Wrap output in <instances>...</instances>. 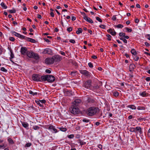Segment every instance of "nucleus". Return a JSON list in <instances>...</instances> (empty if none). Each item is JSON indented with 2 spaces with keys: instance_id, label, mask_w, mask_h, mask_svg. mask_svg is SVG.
I'll list each match as a JSON object with an SVG mask.
<instances>
[{
  "instance_id": "obj_34",
  "label": "nucleus",
  "mask_w": 150,
  "mask_h": 150,
  "mask_svg": "<svg viewBox=\"0 0 150 150\" xmlns=\"http://www.w3.org/2000/svg\"><path fill=\"white\" fill-rule=\"evenodd\" d=\"M129 131L130 132H136V128L134 127H130L129 128Z\"/></svg>"
},
{
  "instance_id": "obj_2",
  "label": "nucleus",
  "mask_w": 150,
  "mask_h": 150,
  "mask_svg": "<svg viewBox=\"0 0 150 150\" xmlns=\"http://www.w3.org/2000/svg\"><path fill=\"white\" fill-rule=\"evenodd\" d=\"M42 81H47L50 83L53 82L55 80V78L52 75H45L42 76Z\"/></svg>"
},
{
  "instance_id": "obj_58",
  "label": "nucleus",
  "mask_w": 150,
  "mask_h": 150,
  "mask_svg": "<svg viewBox=\"0 0 150 150\" xmlns=\"http://www.w3.org/2000/svg\"><path fill=\"white\" fill-rule=\"evenodd\" d=\"M45 72L46 73H51V71L49 69H47L45 70Z\"/></svg>"
},
{
  "instance_id": "obj_60",
  "label": "nucleus",
  "mask_w": 150,
  "mask_h": 150,
  "mask_svg": "<svg viewBox=\"0 0 150 150\" xmlns=\"http://www.w3.org/2000/svg\"><path fill=\"white\" fill-rule=\"evenodd\" d=\"M44 39L46 42H50V40L47 38H44Z\"/></svg>"
},
{
  "instance_id": "obj_31",
  "label": "nucleus",
  "mask_w": 150,
  "mask_h": 150,
  "mask_svg": "<svg viewBox=\"0 0 150 150\" xmlns=\"http://www.w3.org/2000/svg\"><path fill=\"white\" fill-rule=\"evenodd\" d=\"M10 52H11V54H10L11 57L10 58V59H12L14 57V55L13 52L11 50H10Z\"/></svg>"
},
{
  "instance_id": "obj_53",
  "label": "nucleus",
  "mask_w": 150,
  "mask_h": 150,
  "mask_svg": "<svg viewBox=\"0 0 150 150\" xmlns=\"http://www.w3.org/2000/svg\"><path fill=\"white\" fill-rule=\"evenodd\" d=\"M116 15H114L112 17L111 19L113 21H115L116 20Z\"/></svg>"
},
{
  "instance_id": "obj_4",
  "label": "nucleus",
  "mask_w": 150,
  "mask_h": 150,
  "mask_svg": "<svg viewBox=\"0 0 150 150\" xmlns=\"http://www.w3.org/2000/svg\"><path fill=\"white\" fill-rule=\"evenodd\" d=\"M26 55L30 58H34L36 60H38L39 59L38 55L37 54L35 53L32 51H28L27 52Z\"/></svg>"
},
{
  "instance_id": "obj_64",
  "label": "nucleus",
  "mask_w": 150,
  "mask_h": 150,
  "mask_svg": "<svg viewBox=\"0 0 150 150\" xmlns=\"http://www.w3.org/2000/svg\"><path fill=\"white\" fill-rule=\"evenodd\" d=\"M145 80H146V81H150V77H147L146 78Z\"/></svg>"
},
{
  "instance_id": "obj_19",
  "label": "nucleus",
  "mask_w": 150,
  "mask_h": 150,
  "mask_svg": "<svg viewBox=\"0 0 150 150\" xmlns=\"http://www.w3.org/2000/svg\"><path fill=\"white\" fill-rule=\"evenodd\" d=\"M135 67V66L134 64H131L129 66V71L131 72L133 71Z\"/></svg>"
},
{
  "instance_id": "obj_6",
  "label": "nucleus",
  "mask_w": 150,
  "mask_h": 150,
  "mask_svg": "<svg viewBox=\"0 0 150 150\" xmlns=\"http://www.w3.org/2000/svg\"><path fill=\"white\" fill-rule=\"evenodd\" d=\"M45 128L50 130L53 133H56L57 132V130L55 128V127L52 125H47L45 126Z\"/></svg>"
},
{
  "instance_id": "obj_1",
  "label": "nucleus",
  "mask_w": 150,
  "mask_h": 150,
  "mask_svg": "<svg viewBox=\"0 0 150 150\" xmlns=\"http://www.w3.org/2000/svg\"><path fill=\"white\" fill-rule=\"evenodd\" d=\"M99 109L98 107H91L88 109L87 115L92 116L99 112Z\"/></svg>"
},
{
  "instance_id": "obj_10",
  "label": "nucleus",
  "mask_w": 150,
  "mask_h": 150,
  "mask_svg": "<svg viewBox=\"0 0 150 150\" xmlns=\"http://www.w3.org/2000/svg\"><path fill=\"white\" fill-rule=\"evenodd\" d=\"M42 53L44 54H47L49 55H52V51L50 48H46L43 50Z\"/></svg>"
},
{
  "instance_id": "obj_55",
  "label": "nucleus",
  "mask_w": 150,
  "mask_h": 150,
  "mask_svg": "<svg viewBox=\"0 0 150 150\" xmlns=\"http://www.w3.org/2000/svg\"><path fill=\"white\" fill-rule=\"evenodd\" d=\"M40 102L43 103L45 104L46 103V101L45 100H39Z\"/></svg>"
},
{
  "instance_id": "obj_15",
  "label": "nucleus",
  "mask_w": 150,
  "mask_h": 150,
  "mask_svg": "<svg viewBox=\"0 0 150 150\" xmlns=\"http://www.w3.org/2000/svg\"><path fill=\"white\" fill-rule=\"evenodd\" d=\"M24 39L33 43H35L36 42V40L35 39L29 38L25 36V38Z\"/></svg>"
},
{
  "instance_id": "obj_23",
  "label": "nucleus",
  "mask_w": 150,
  "mask_h": 150,
  "mask_svg": "<svg viewBox=\"0 0 150 150\" xmlns=\"http://www.w3.org/2000/svg\"><path fill=\"white\" fill-rule=\"evenodd\" d=\"M77 142L78 144H79L81 146L85 145L86 144V143L83 141L81 140L80 139L78 140Z\"/></svg>"
},
{
  "instance_id": "obj_54",
  "label": "nucleus",
  "mask_w": 150,
  "mask_h": 150,
  "mask_svg": "<svg viewBox=\"0 0 150 150\" xmlns=\"http://www.w3.org/2000/svg\"><path fill=\"white\" fill-rule=\"evenodd\" d=\"M99 27L105 29L106 26L104 25H100Z\"/></svg>"
},
{
  "instance_id": "obj_21",
  "label": "nucleus",
  "mask_w": 150,
  "mask_h": 150,
  "mask_svg": "<svg viewBox=\"0 0 150 150\" xmlns=\"http://www.w3.org/2000/svg\"><path fill=\"white\" fill-rule=\"evenodd\" d=\"M86 102L87 103H93L94 102L95 100L94 99L91 98H88Z\"/></svg>"
},
{
  "instance_id": "obj_7",
  "label": "nucleus",
  "mask_w": 150,
  "mask_h": 150,
  "mask_svg": "<svg viewBox=\"0 0 150 150\" xmlns=\"http://www.w3.org/2000/svg\"><path fill=\"white\" fill-rule=\"evenodd\" d=\"M54 63L59 62L62 59V57L59 55H56L52 56Z\"/></svg>"
},
{
  "instance_id": "obj_39",
  "label": "nucleus",
  "mask_w": 150,
  "mask_h": 150,
  "mask_svg": "<svg viewBox=\"0 0 150 150\" xmlns=\"http://www.w3.org/2000/svg\"><path fill=\"white\" fill-rule=\"evenodd\" d=\"M146 119L145 118H142L141 117H139L137 118V120L140 121H142L143 120L145 121Z\"/></svg>"
},
{
  "instance_id": "obj_26",
  "label": "nucleus",
  "mask_w": 150,
  "mask_h": 150,
  "mask_svg": "<svg viewBox=\"0 0 150 150\" xmlns=\"http://www.w3.org/2000/svg\"><path fill=\"white\" fill-rule=\"evenodd\" d=\"M8 141L10 144L11 145L13 144H14V142L13 140L11 138H9L8 139Z\"/></svg>"
},
{
  "instance_id": "obj_63",
  "label": "nucleus",
  "mask_w": 150,
  "mask_h": 150,
  "mask_svg": "<svg viewBox=\"0 0 150 150\" xmlns=\"http://www.w3.org/2000/svg\"><path fill=\"white\" fill-rule=\"evenodd\" d=\"M139 22V20L137 18H136L135 19V23H137Z\"/></svg>"
},
{
  "instance_id": "obj_24",
  "label": "nucleus",
  "mask_w": 150,
  "mask_h": 150,
  "mask_svg": "<svg viewBox=\"0 0 150 150\" xmlns=\"http://www.w3.org/2000/svg\"><path fill=\"white\" fill-rule=\"evenodd\" d=\"M127 107L128 108H129L132 110H135L136 109V107L133 105H128L127 106Z\"/></svg>"
},
{
  "instance_id": "obj_32",
  "label": "nucleus",
  "mask_w": 150,
  "mask_h": 150,
  "mask_svg": "<svg viewBox=\"0 0 150 150\" xmlns=\"http://www.w3.org/2000/svg\"><path fill=\"white\" fill-rule=\"evenodd\" d=\"M1 5L2 7L4 9H6L7 8V6L5 5V4L3 2L1 3Z\"/></svg>"
},
{
  "instance_id": "obj_57",
  "label": "nucleus",
  "mask_w": 150,
  "mask_h": 150,
  "mask_svg": "<svg viewBox=\"0 0 150 150\" xmlns=\"http://www.w3.org/2000/svg\"><path fill=\"white\" fill-rule=\"evenodd\" d=\"M82 121L84 122H88L89 121V120L85 119H84L82 120Z\"/></svg>"
},
{
  "instance_id": "obj_35",
  "label": "nucleus",
  "mask_w": 150,
  "mask_h": 150,
  "mask_svg": "<svg viewBox=\"0 0 150 150\" xmlns=\"http://www.w3.org/2000/svg\"><path fill=\"white\" fill-rule=\"evenodd\" d=\"M115 27L118 28H122L123 27V26L122 24H119L116 25H115Z\"/></svg>"
},
{
  "instance_id": "obj_25",
  "label": "nucleus",
  "mask_w": 150,
  "mask_h": 150,
  "mask_svg": "<svg viewBox=\"0 0 150 150\" xmlns=\"http://www.w3.org/2000/svg\"><path fill=\"white\" fill-rule=\"evenodd\" d=\"M29 93L30 94H31L33 96L34 95H37L38 94V93L37 92L35 91V89L33 90V91L31 90L29 91Z\"/></svg>"
},
{
  "instance_id": "obj_22",
  "label": "nucleus",
  "mask_w": 150,
  "mask_h": 150,
  "mask_svg": "<svg viewBox=\"0 0 150 150\" xmlns=\"http://www.w3.org/2000/svg\"><path fill=\"white\" fill-rule=\"evenodd\" d=\"M138 132L140 134L142 133V128L140 127H136V132Z\"/></svg>"
},
{
  "instance_id": "obj_44",
  "label": "nucleus",
  "mask_w": 150,
  "mask_h": 150,
  "mask_svg": "<svg viewBox=\"0 0 150 150\" xmlns=\"http://www.w3.org/2000/svg\"><path fill=\"white\" fill-rule=\"evenodd\" d=\"M77 72L76 71H72L71 72V75L72 76H74L76 74V73Z\"/></svg>"
},
{
  "instance_id": "obj_51",
  "label": "nucleus",
  "mask_w": 150,
  "mask_h": 150,
  "mask_svg": "<svg viewBox=\"0 0 150 150\" xmlns=\"http://www.w3.org/2000/svg\"><path fill=\"white\" fill-rule=\"evenodd\" d=\"M100 88V86L96 85L94 86L93 88L94 89H97Z\"/></svg>"
},
{
  "instance_id": "obj_33",
  "label": "nucleus",
  "mask_w": 150,
  "mask_h": 150,
  "mask_svg": "<svg viewBox=\"0 0 150 150\" xmlns=\"http://www.w3.org/2000/svg\"><path fill=\"white\" fill-rule=\"evenodd\" d=\"M120 39L122 40L125 43H127V40L124 38L121 37L120 38Z\"/></svg>"
},
{
  "instance_id": "obj_46",
  "label": "nucleus",
  "mask_w": 150,
  "mask_h": 150,
  "mask_svg": "<svg viewBox=\"0 0 150 150\" xmlns=\"http://www.w3.org/2000/svg\"><path fill=\"white\" fill-rule=\"evenodd\" d=\"M9 11L10 13H16V11L14 9L12 10H9Z\"/></svg>"
},
{
  "instance_id": "obj_41",
  "label": "nucleus",
  "mask_w": 150,
  "mask_h": 150,
  "mask_svg": "<svg viewBox=\"0 0 150 150\" xmlns=\"http://www.w3.org/2000/svg\"><path fill=\"white\" fill-rule=\"evenodd\" d=\"M40 128V127L37 126H35L33 127V129L35 130L39 129Z\"/></svg>"
},
{
  "instance_id": "obj_13",
  "label": "nucleus",
  "mask_w": 150,
  "mask_h": 150,
  "mask_svg": "<svg viewBox=\"0 0 150 150\" xmlns=\"http://www.w3.org/2000/svg\"><path fill=\"white\" fill-rule=\"evenodd\" d=\"M27 49L26 47H21L20 52L23 55L26 54L27 52Z\"/></svg>"
},
{
  "instance_id": "obj_49",
  "label": "nucleus",
  "mask_w": 150,
  "mask_h": 150,
  "mask_svg": "<svg viewBox=\"0 0 150 150\" xmlns=\"http://www.w3.org/2000/svg\"><path fill=\"white\" fill-rule=\"evenodd\" d=\"M96 19L97 20L100 22H102V21L101 19L98 17H96Z\"/></svg>"
},
{
  "instance_id": "obj_36",
  "label": "nucleus",
  "mask_w": 150,
  "mask_h": 150,
  "mask_svg": "<svg viewBox=\"0 0 150 150\" xmlns=\"http://www.w3.org/2000/svg\"><path fill=\"white\" fill-rule=\"evenodd\" d=\"M106 36L108 37L107 38V40L108 41H110L111 40V38H112V36L111 35H110L109 34H107L106 35Z\"/></svg>"
},
{
  "instance_id": "obj_18",
  "label": "nucleus",
  "mask_w": 150,
  "mask_h": 150,
  "mask_svg": "<svg viewBox=\"0 0 150 150\" xmlns=\"http://www.w3.org/2000/svg\"><path fill=\"white\" fill-rule=\"evenodd\" d=\"M83 18L86 21L90 23H93V21L90 18L86 16H84Z\"/></svg>"
},
{
  "instance_id": "obj_29",
  "label": "nucleus",
  "mask_w": 150,
  "mask_h": 150,
  "mask_svg": "<svg viewBox=\"0 0 150 150\" xmlns=\"http://www.w3.org/2000/svg\"><path fill=\"white\" fill-rule=\"evenodd\" d=\"M131 53L134 55H135L137 54V52L134 49H132L131 50Z\"/></svg>"
},
{
  "instance_id": "obj_8",
  "label": "nucleus",
  "mask_w": 150,
  "mask_h": 150,
  "mask_svg": "<svg viewBox=\"0 0 150 150\" xmlns=\"http://www.w3.org/2000/svg\"><path fill=\"white\" fill-rule=\"evenodd\" d=\"M91 83V81L88 80L84 83L83 86L86 88L91 89L92 87Z\"/></svg>"
},
{
  "instance_id": "obj_43",
  "label": "nucleus",
  "mask_w": 150,
  "mask_h": 150,
  "mask_svg": "<svg viewBox=\"0 0 150 150\" xmlns=\"http://www.w3.org/2000/svg\"><path fill=\"white\" fill-rule=\"evenodd\" d=\"M125 35V34L124 33H119V35L120 37H124Z\"/></svg>"
},
{
  "instance_id": "obj_59",
  "label": "nucleus",
  "mask_w": 150,
  "mask_h": 150,
  "mask_svg": "<svg viewBox=\"0 0 150 150\" xmlns=\"http://www.w3.org/2000/svg\"><path fill=\"white\" fill-rule=\"evenodd\" d=\"M139 58L137 56H136L134 58V60L135 61H138L139 60Z\"/></svg>"
},
{
  "instance_id": "obj_37",
  "label": "nucleus",
  "mask_w": 150,
  "mask_h": 150,
  "mask_svg": "<svg viewBox=\"0 0 150 150\" xmlns=\"http://www.w3.org/2000/svg\"><path fill=\"white\" fill-rule=\"evenodd\" d=\"M32 145V144L31 143H27L25 144L24 146L25 147H29Z\"/></svg>"
},
{
  "instance_id": "obj_5",
  "label": "nucleus",
  "mask_w": 150,
  "mask_h": 150,
  "mask_svg": "<svg viewBox=\"0 0 150 150\" xmlns=\"http://www.w3.org/2000/svg\"><path fill=\"white\" fill-rule=\"evenodd\" d=\"M42 76L39 74H34L32 76V79L33 80L35 81H42Z\"/></svg>"
},
{
  "instance_id": "obj_38",
  "label": "nucleus",
  "mask_w": 150,
  "mask_h": 150,
  "mask_svg": "<svg viewBox=\"0 0 150 150\" xmlns=\"http://www.w3.org/2000/svg\"><path fill=\"white\" fill-rule=\"evenodd\" d=\"M59 129L61 131L63 132H65L67 130V129L66 128L64 127H60L59 128Z\"/></svg>"
},
{
  "instance_id": "obj_52",
  "label": "nucleus",
  "mask_w": 150,
  "mask_h": 150,
  "mask_svg": "<svg viewBox=\"0 0 150 150\" xmlns=\"http://www.w3.org/2000/svg\"><path fill=\"white\" fill-rule=\"evenodd\" d=\"M9 40L12 41H14L15 39L13 37H10L9 38Z\"/></svg>"
},
{
  "instance_id": "obj_28",
  "label": "nucleus",
  "mask_w": 150,
  "mask_h": 150,
  "mask_svg": "<svg viewBox=\"0 0 150 150\" xmlns=\"http://www.w3.org/2000/svg\"><path fill=\"white\" fill-rule=\"evenodd\" d=\"M146 108L144 107L139 106L137 108V109L139 110H145Z\"/></svg>"
},
{
  "instance_id": "obj_11",
  "label": "nucleus",
  "mask_w": 150,
  "mask_h": 150,
  "mask_svg": "<svg viewBox=\"0 0 150 150\" xmlns=\"http://www.w3.org/2000/svg\"><path fill=\"white\" fill-rule=\"evenodd\" d=\"M45 62L47 64H52L54 63V62L52 57H47L46 58L45 60Z\"/></svg>"
},
{
  "instance_id": "obj_9",
  "label": "nucleus",
  "mask_w": 150,
  "mask_h": 150,
  "mask_svg": "<svg viewBox=\"0 0 150 150\" xmlns=\"http://www.w3.org/2000/svg\"><path fill=\"white\" fill-rule=\"evenodd\" d=\"M81 100L79 98L75 99L74 101L72 103V105L76 106L78 107L81 103Z\"/></svg>"
},
{
  "instance_id": "obj_47",
  "label": "nucleus",
  "mask_w": 150,
  "mask_h": 150,
  "mask_svg": "<svg viewBox=\"0 0 150 150\" xmlns=\"http://www.w3.org/2000/svg\"><path fill=\"white\" fill-rule=\"evenodd\" d=\"M67 137L70 139L73 138L74 137V135L73 134H71L67 136Z\"/></svg>"
},
{
  "instance_id": "obj_56",
  "label": "nucleus",
  "mask_w": 150,
  "mask_h": 150,
  "mask_svg": "<svg viewBox=\"0 0 150 150\" xmlns=\"http://www.w3.org/2000/svg\"><path fill=\"white\" fill-rule=\"evenodd\" d=\"M69 42H70L73 44L75 43V41L74 40L72 39L70 40H69Z\"/></svg>"
},
{
  "instance_id": "obj_16",
  "label": "nucleus",
  "mask_w": 150,
  "mask_h": 150,
  "mask_svg": "<svg viewBox=\"0 0 150 150\" xmlns=\"http://www.w3.org/2000/svg\"><path fill=\"white\" fill-rule=\"evenodd\" d=\"M113 30L114 31H112L113 30L111 28H110L107 31L108 33H110L112 35L115 36L116 34V33L114 29Z\"/></svg>"
},
{
  "instance_id": "obj_42",
  "label": "nucleus",
  "mask_w": 150,
  "mask_h": 150,
  "mask_svg": "<svg viewBox=\"0 0 150 150\" xmlns=\"http://www.w3.org/2000/svg\"><path fill=\"white\" fill-rule=\"evenodd\" d=\"M126 30L128 32L130 33L132 31V30L127 27L125 28Z\"/></svg>"
},
{
  "instance_id": "obj_12",
  "label": "nucleus",
  "mask_w": 150,
  "mask_h": 150,
  "mask_svg": "<svg viewBox=\"0 0 150 150\" xmlns=\"http://www.w3.org/2000/svg\"><path fill=\"white\" fill-rule=\"evenodd\" d=\"M79 71L80 73L86 76L89 77L91 76L90 73L86 70H80Z\"/></svg>"
},
{
  "instance_id": "obj_40",
  "label": "nucleus",
  "mask_w": 150,
  "mask_h": 150,
  "mask_svg": "<svg viewBox=\"0 0 150 150\" xmlns=\"http://www.w3.org/2000/svg\"><path fill=\"white\" fill-rule=\"evenodd\" d=\"M35 102H36V103L38 104L41 107H43V105H41L40 103V101L39 100H35Z\"/></svg>"
},
{
  "instance_id": "obj_20",
  "label": "nucleus",
  "mask_w": 150,
  "mask_h": 150,
  "mask_svg": "<svg viewBox=\"0 0 150 150\" xmlns=\"http://www.w3.org/2000/svg\"><path fill=\"white\" fill-rule=\"evenodd\" d=\"M147 94H148V93H147L146 91H144L140 92L139 95L143 97H145L146 96Z\"/></svg>"
},
{
  "instance_id": "obj_45",
  "label": "nucleus",
  "mask_w": 150,
  "mask_h": 150,
  "mask_svg": "<svg viewBox=\"0 0 150 150\" xmlns=\"http://www.w3.org/2000/svg\"><path fill=\"white\" fill-rule=\"evenodd\" d=\"M0 70L4 72H7V70L5 69L4 67H1V68Z\"/></svg>"
},
{
  "instance_id": "obj_48",
  "label": "nucleus",
  "mask_w": 150,
  "mask_h": 150,
  "mask_svg": "<svg viewBox=\"0 0 150 150\" xmlns=\"http://www.w3.org/2000/svg\"><path fill=\"white\" fill-rule=\"evenodd\" d=\"M67 30L69 32H70L72 31V28L71 27H69L67 28Z\"/></svg>"
},
{
  "instance_id": "obj_62",
  "label": "nucleus",
  "mask_w": 150,
  "mask_h": 150,
  "mask_svg": "<svg viewBox=\"0 0 150 150\" xmlns=\"http://www.w3.org/2000/svg\"><path fill=\"white\" fill-rule=\"evenodd\" d=\"M50 15L52 17H54V15L53 12H51L50 13Z\"/></svg>"
},
{
  "instance_id": "obj_17",
  "label": "nucleus",
  "mask_w": 150,
  "mask_h": 150,
  "mask_svg": "<svg viewBox=\"0 0 150 150\" xmlns=\"http://www.w3.org/2000/svg\"><path fill=\"white\" fill-rule=\"evenodd\" d=\"M21 124L23 126L24 128H25L26 129H29L28 126L29 124L28 123L25 122H21Z\"/></svg>"
},
{
  "instance_id": "obj_27",
  "label": "nucleus",
  "mask_w": 150,
  "mask_h": 150,
  "mask_svg": "<svg viewBox=\"0 0 150 150\" xmlns=\"http://www.w3.org/2000/svg\"><path fill=\"white\" fill-rule=\"evenodd\" d=\"M82 32V29L81 28H78V30L76 31V33L79 34Z\"/></svg>"
},
{
  "instance_id": "obj_50",
  "label": "nucleus",
  "mask_w": 150,
  "mask_h": 150,
  "mask_svg": "<svg viewBox=\"0 0 150 150\" xmlns=\"http://www.w3.org/2000/svg\"><path fill=\"white\" fill-rule=\"evenodd\" d=\"M88 66L89 67L92 68L93 67V64L91 62H89L88 63Z\"/></svg>"
},
{
  "instance_id": "obj_30",
  "label": "nucleus",
  "mask_w": 150,
  "mask_h": 150,
  "mask_svg": "<svg viewBox=\"0 0 150 150\" xmlns=\"http://www.w3.org/2000/svg\"><path fill=\"white\" fill-rule=\"evenodd\" d=\"M113 96L115 97L118 96L119 95L118 92L117 91H115L113 92Z\"/></svg>"
},
{
  "instance_id": "obj_3",
  "label": "nucleus",
  "mask_w": 150,
  "mask_h": 150,
  "mask_svg": "<svg viewBox=\"0 0 150 150\" xmlns=\"http://www.w3.org/2000/svg\"><path fill=\"white\" fill-rule=\"evenodd\" d=\"M69 110L73 114L76 115L79 112V110L78 107L72 105L69 108Z\"/></svg>"
},
{
  "instance_id": "obj_61",
  "label": "nucleus",
  "mask_w": 150,
  "mask_h": 150,
  "mask_svg": "<svg viewBox=\"0 0 150 150\" xmlns=\"http://www.w3.org/2000/svg\"><path fill=\"white\" fill-rule=\"evenodd\" d=\"M60 53L62 55L64 56H65V54L64 52L62 51H60Z\"/></svg>"
},
{
  "instance_id": "obj_14",
  "label": "nucleus",
  "mask_w": 150,
  "mask_h": 150,
  "mask_svg": "<svg viewBox=\"0 0 150 150\" xmlns=\"http://www.w3.org/2000/svg\"><path fill=\"white\" fill-rule=\"evenodd\" d=\"M13 34L14 35H15L16 36L19 38H22L23 39H24L25 38V36H24L23 35H21L20 34H19L18 33H17L16 32H13Z\"/></svg>"
}]
</instances>
